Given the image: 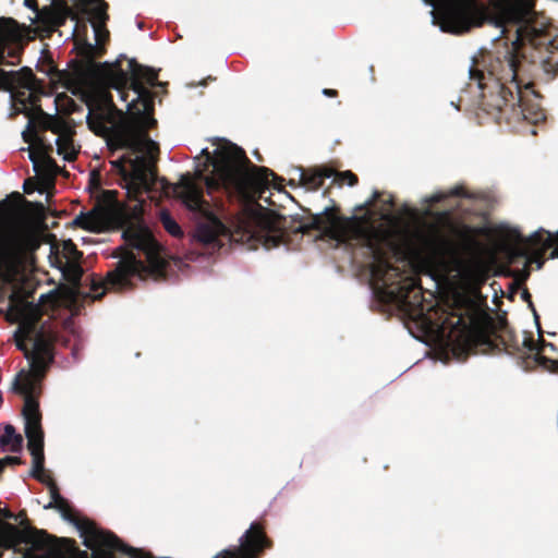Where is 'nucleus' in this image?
<instances>
[{"instance_id":"1","label":"nucleus","mask_w":558,"mask_h":558,"mask_svg":"<svg viewBox=\"0 0 558 558\" xmlns=\"http://www.w3.org/2000/svg\"><path fill=\"white\" fill-rule=\"evenodd\" d=\"M155 85L156 72L131 61L130 73L117 66H92L83 87L88 128L107 137L111 149L126 148L136 154L133 158L124 156L112 161L117 169H122L124 162L131 166L126 183L130 197L148 191L154 182L151 165L158 146L144 130L155 123L150 114L153 94L147 87Z\"/></svg>"},{"instance_id":"2","label":"nucleus","mask_w":558,"mask_h":558,"mask_svg":"<svg viewBox=\"0 0 558 558\" xmlns=\"http://www.w3.org/2000/svg\"><path fill=\"white\" fill-rule=\"evenodd\" d=\"M438 24L442 32L462 34L487 23L506 32L508 24L522 25L517 28V38L506 54L509 75L515 78L519 48L527 41L538 49L554 54L558 51V27L545 16L534 15L530 0H442L438 8Z\"/></svg>"},{"instance_id":"3","label":"nucleus","mask_w":558,"mask_h":558,"mask_svg":"<svg viewBox=\"0 0 558 558\" xmlns=\"http://www.w3.org/2000/svg\"><path fill=\"white\" fill-rule=\"evenodd\" d=\"M214 145L213 153L202 149L194 173L182 174L173 185V193L187 208L204 210L202 183L208 193L222 187L245 201L262 197L270 186L279 190L274 173L266 168L250 167L241 148L227 141Z\"/></svg>"},{"instance_id":"4","label":"nucleus","mask_w":558,"mask_h":558,"mask_svg":"<svg viewBox=\"0 0 558 558\" xmlns=\"http://www.w3.org/2000/svg\"><path fill=\"white\" fill-rule=\"evenodd\" d=\"M138 215V204L134 205L130 216L121 206L110 205L95 208L85 215H78L73 220V225L92 232H102L111 226L119 223L122 227V238L125 243L145 254L148 267L138 260L133 252L119 247L113 254L118 258L117 266L108 272L106 286L122 288L128 284L129 278L132 276L144 279L148 275L155 278L161 275L165 260L160 254V246Z\"/></svg>"},{"instance_id":"5","label":"nucleus","mask_w":558,"mask_h":558,"mask_svg":"<svg viewBox=\"0 0 558 558\" xmlns=\"http://www.w3.org/2000/svg\"><path fill=\"white\" fill-rule=\"evenodd\" d=\"M36 225L16 215L0 219V277L9 280L27 255L39 247Z\"/></svg>"},{"instance_id":"6","label":"nucleus","mask_w":558,"mask_h":558,"mask_svg":"<svg viewBox=\"0 0 558 558\" xmlns=\"http://www.w3.org/2000/svg\"><path fill=\"white\" fill-rule=\"evenodd\" d=\"M38 365L29 362V369L21 371L15 380L14 388L24 395L25 402L23 416L25 421V435L27 446L33 458L32 474L41 478L44 473V434L40 426V413L38 403L34 398L46 367L40 369Z\"/></svg>"},{"instance_id":"7","label":"nucleus","mask_w":558,"mask_h":558,"mask_svg":"<svg viewBox=\"0 0 558 558\" xmlns=\"http://www.w3.org/2000/svg\"><path fill=\"white\" fill-rule=\"evenodd\" d=\"M426 250L439 257L445 275H451L463 287H470L485 279L486 269L478 257L462 259L446 240L438 235H429L425 241Z\"/></svg>"},{"instance_id":"8","label":"nucleus","mask_w":558,"mask_h":558,"mask_svg":"<svg viewBox=\"0 0 558 558\" xmlns=\"http://www.w3.org/2000/svg\"><path fill=\"white\" fill-rule=\"evenodd\" d=\"M365 241L371 257V276L375 284L383 287L401 284L398 268L388 262V256L398 251L395 236L387 230L373 228L367 232Z\"/></svg>"},{"instance_id":"9","label":"nucleus","mask_w":558,"mask_h":558,"mask_svg":"<svg viewBox=\"0 0 558 558\" xmlns=\"http://www.w3.org/2000/svg\"><path fill=\"white\" fill-rule=\"evenodd\" d=\"M499 247L510 256H524L529 253L542 255L547 248L558 244V231L555 233L539 229L529 239H524L518 229L501 225L496 230Z\"/></svg>"},{"instance_id":"10","label":"nucleus","mask_w":558,"mask_h":558,"mask_svg":"<svg viewBox=\"0 0 558 558\" xmlns=\"http://www.w3.org/2000/svg\"><path fill=\"white\" fill-rule=\"evenodd\" d=\"M75 525L83 538V544L92 550L90 558H118L114 550L131 558H140V551L136 548L123 545L116 535L98 530L93 522L78 520Z\"/></svg>"},{"instance_id":"11","label":"nucleus","mask_w":558,"mask_h":558,"mask_svg":"<svg viewBox=\"0 0 558 558\" xmlns=\"http://www.w3.org/2000/svg\"><path fill=\"white\" fill-rule=\"evenodd\" d=\"M283 219L271 211L259 210L248 223L247 236L263 244L266 250L280 244L283 236Z\"/></svg>"},{"instance_id":"12","label":"nucleus","mask_w":558,"mask_h":558,"mask_svg":"<svg viewBox=\"0 0 558 558\" xmlns=\"http://www.w3.org/2000/svg\"><path fill=\"white\" fill-rule=\"evenodd\" d=\"M31 121H35L44 129L50 130L56 137L57 153L64 160L71 161L77 155V148L73 142V125L59 116H50L41 109H36L35 116Z\"/></svg>"},{"instance_id":"13","label":"nucleus","mask_w":558,"mask_h":558,"mask_svg":"<svg viewBox=\"0 0 558 558\" xmlns=\"http://www.w3.org/2000/svg\"><path fill=\"white\" fill-rule=\"evenodd\" d=\"M10 312L20 322L19 331L24 337H29L35 329V324L43 314L40 304L27 301L19 292H13L10 298Z\"/></svg>"},{"instance_id":"14","label":"nucleus","mask_w":558,"mask_h":558,"mask_svg":"<svg viewBox=\"0 0 558 558\" xmlns=\"http://www.w3.org/2000/svg\"><path fill=\"white\" fill-rule=\"evenodd\" d=\"M294 172L298 174L299 182L308 190L318 189L324 178L332 179V182L337 183L339 186L343 184L352 186L356 182V178L351 171L337 172L330 168L305 171L301 168H296Z\"/></svg>"},{"instance_id":"15","label":"nucleus","mask_w":558,"mask_h":558,"mask_svg":"<svg viewBox=\"0 0 558 558\" xmlns=\"http://www.w3.org/2000/svg\"><path fill=\"white\" fill-rule=\"evenodd\" d=\"M77 10H80L92 24L96 44H101L107 35L104 24L107 19L106 4L102 0H73Z\"/></svg>"},{"instance_id":"16","label":"nucleus","mask_w":558,"mask_h":558,"mask_svg":"<svg viewBox=\"0 0 558 558\" xmlns=\"http://www.w3.org/2000/svg\"><path fill=\"white\" fill-rule=\"evenodd\" d=\"M264 547V536L255 527L251 529L240 539V545L234 549H226L220 554L221 558H253Z\"/></svg>"},{"instance_id":"17","label":"nucleus","mask_w":558,"mask_h":558,"mask_svg":"<svg viewBox=\"0 0 558 558\" xmlns=\"http://www.w3.org/2000/svg\"><path fill=\"white\" fill-rule=\"evenodd\" d=\"M225 226L214 216H207L202 222L198 223L195 231V238L203 244H211L223 234Z\"/></svg>"},{"instance_id":"18","label":"nucleus","mask_w":558,"mask_h":558,"mask_svg":"<svg viewBox=\"0 0 558 558\" xmlns=\"http://www.w3.org/2000/svg\"><path fill=\"white\" fill-rule=\"evenodd\" d=\"M317 227L324 232L330 234L335 239H343L347 236L348 221L335 216L333 213H326L315 219Z\"/></svg>"},{"instance_id":"19","label":"nucleus","mask_w":558,"mask_h":558,"mask_svg":"<svg viewBox=\"0 0 558 558\" xmlns=\"http://www.w3.org/2000/svg\"><path fill=\"white\" fill-rule=\"evenodd\" d=\"M60 269L64 279L70 283L66 288V298L74 301L78 295V282L83 275V269L77 262H64L61 264Z\"/></svg>"},{"instance_id":"20","label":"nucleus","mask_w":558,"mask_h":558,"mask_svg":"<svg viewBox=\"0 0 558 558\" xmlns=\"http://www.w3.org/2000/svg\"><path fill=\"white\" fill-rule=\"evenodd\" d=\"M31 363L37 364L38 368L47 367L50 361V349L48 340L43 335H37L34 340L32 355L28 356Z\"/></svg>"},{"instance_id":"21","label":"nucleus","mask_w":558,"mask_h":558,"mask_svg":"<svg viewBox=\"0 0 558 558\" xmlns=\"http://www.w3.org/2000/svg\"><path fill=\"white\" fill-rule=\"evenodd\" d=\"M22 37L17 24L11 19H0V61L3 58L4 45L8 41H16Z\"/></svg>"},{"instance_id":"22","label":"nucleus","mask_w":558,"mask_h":558,"mask_svg":"<svg viewBox=\"0 0 558 558\" xmlns=\"http://www.w3.org/2000/svg\"><path fill=\"white\" fill-rule=\"evenodd\" d=\"M50 548L57 549L59 554H61V558H87V553L77 551L69 539H63L61 544H57L51 542L48 537L47 541H45L44 547L38 550V554L46 553V550Z\"/></svg>"},{"instance_id":"23","label":"nucleus","mask_w":558,"mask_h":558,"mask_svg":"<svg viewBox=\"0 0 558 558\" xmlns=\"http://www.w3.org/2000/svg\"><path fill=\"white\" fill-rule=\"evenodd\" d=\"M23 444V437L16 433L12 425H5L0 436V447L3 451L17 452Z\"/></svg>"},{"instance_id":"24","label":"nucleus","mask_w":558,"mask_h":558,"mask_svg":"<svg viewBox=\"0 0 558 558\" xmlns=\"http://www.w3.org/2000/svg\"><path fill=\"white\" fill-rule=\"evenodd\" d=\"M29 158L33 161L34 169L37 173H47L50 174L53 172L54 163L51 159L47 158L41 153L29 151Z\"/></svg>"},{"instance_id":"25","label":"nucleus","mask_w":558,"mask_h":558,"mask_svg":"<svg viewBox=\"0 0 558 558\" xmlns=\"http://www.w3.org/2000/svg\"><path fill=\"white\" fill-rule=\"evenodd\" d=\"M61 255L65 259L64 262H78L81 253L76 250V246L71 240L62 242Z\"/></svg>"},{"instance_id":"26","label":"nucleus","mask_w":558,"mask_h":558,"mask_svg":"<svg viewBox=\"0 0 558 558\" xmlns=\"http://www.w3.org/2000/svg\"><path fill=\"white\" fill-rule=\"evenodd\" d=\"M161 222L165 229L173 236H180L182 234L180 226L171 218L167 213H161Z\"/></svg>"},{"instance_id":"27","label":"nucleus","mask_w":558,"mask_h":558,"mask_svg":"<svg viewBox=\"0 0 558 558\" xmlns=\"http://www.w3.org/2000/svg\"><path fill=\"white\" fill-rule=\"evenodd\" d=\"M51 498H52V501L49 502V505L46 506L45 508L57 507L63 513H65L68 505H66L65 500L57 493L54 487L51 488Z\"/></svg>"},{"instance_id":"28","label":"nucleus","mask_w":558,"mask_h":558,"mask_svg":"<svg viewBox=\"0 0 558 558\" xmlns=\"http://www.w3.org/2000/svg\"><path fill=\"white\" fill-rule=\"evenodd\" d=\"M32 206V214L35 216L36 219L43 220L45 217V207L43 204H34Z\"/></svg>"},{"instance_id":"29","label":"nucleus","mask_w":558,"mask_h":558,"mask_svg":"<svg viewBox=\"0 0 558 558\" xmlns=\"http://www.w3.org/2000/svg\"><path fill=\"white\" fill-rule=\"evenodd\" d=\"M415 286H416L415 280H414L413 278H411V279L407 280V281L404 282V284L400 286V289H398V288L392 289V290H391V293L396 292L397 290H398V292H400V293H401V290H402V289H404V288H407V289H414V288H415Z\"/></svg>"},{"instance_id":"30","label":"nucleus","mask_w":558,"mask_h":558,"mask_svg":"<svg viewBox=\"0 0 558 558\" xmlns=\"http://www.w3.org/2000/svg\"><path fill=\"white\" fill-rule=\"evenodd\" d=\"M446 196L445 193H441V192H437V193H434L429 196L428 201L429 202H439L440 199H442L444 197Z\"/></svg>"},{"instance_id":"31","label":"nucleus","mask_w":558,"mask_h":558,"mask_svg":"<svg viewBox=\"0 0 558 558\" xmlns=\"http://www.w3.org/2000/svg\"><path fill=\"white\" fill-rule=\"evenodd\" d=\"M2 462V466L4 463H19L20 459L17 457H5L3 460H0Z\"/></svg>"},{"instance_id":"32","label":"nucleus","mask_w":558,"mask_h":558,"mask_svg":"<svg viewBox=\"0 0 558 558\" xmlns=\"http://www.w3.org/2000/svg\"><path fill=\"white\" fill-rule=\"evenodd\" d=\"M550 363V369L551 371H558V360L557 361H549Z\"/></svg>"},{"instance_id":"33","label":"nucleus","mask_w":558,"mask_h":558,"mask_svg":"<svg viewBox=\"0 0 558 558\" xmlns=\"http://www.w3.org/2000/svg\"><path fill=\"white\" fill-rule=\"evenodd\" d=\"M50 296L49 295H46V294H41L40 298H39V303H45L46 300H49Z\"/></svg>"},{"instance_id":"34","label":"nucleus","mask_w":558,"mask_h":558,"mask_svg":"<svg viewBox=\"0 0 558 558\" xmlns=\"http://www.w3.org/2000/svg\"><path fill=\"white\" fill-rule=\"evenodd\" d=\"M323 93H324L325 95H327V96H331V95H333V94H335V90H332V89H324V90H323Z\"/></svg>"},{"instance_id":"35","label":"nucleus","mask_w":558,"mask_h":558,"mask_svg":"<svg viewBox=\"0 0 558 558\" xmlns=\"http://www.w3.org/2000/svg\"><path fill=\"white\" fill-rule=\"evenodd\" d=\"M24 3L26 7L32 8L33 7V0H24Z\"/></svg>"},{"instance_id":"36","label":"nucleus","mask_w":558,"mask_h":558,"mask_svg":"<svg viewBox=\"0 0 558 558\" xmlns=\"http://www.w3.org/2000/svg\"><path fill=\"white\" fill-rule=\"evenodd\" d=\"M548 62H550L553 64H557L558 63V58L557 59H553V60H548Z\"/></svg>"},{"instance_id":"37","label":"nucleus","mask_w":558,"mask_h":558,"mask_svg":"<svg viewBox=\"0 0 558 558\" xmlns=\"http://www.w3.org/2000/svg\"><path fill=\"white\" fill-rule=\"evenodd\" d=\"M556 256H558V253H557L556 251H554V252L551 253V257L554 258V257H556Z\"/></svg>"},{"instance_id":"38","label":"nucleus","mask_w":558,"mask_h":558,"mask_svg":"<svg viewBox=\"0 0 558 558\" xmlns=\"http://www.w3.org/2000/svg\"><path fill=\"white\" fill-rule=\"evenodd\" d=\"M17 347H19L20 349L24 350V347H23V344H22L20 341L17 342Z\"/></svg>"},{"instance_id":"39","label":"nucleus","mask_w":558,"mask_h":558,"mask_svg":"<svg viewBox=\"0 0 558 558\" xmlns=\"http://www.w3.org/2000/svg\"><path fill=\"white\" fill-rule=\"evenodd\" d=\"M458 191L457 190H451L450 194H457Z\"/></svg>"},{"instance_id":"40","label":"nucleus","mask_w":558,"mask_h":558,"mask_svg":"<svg viewBox=\"0 0 558 558\" xmlns=\"http://www.w3.org/2000/svg\"><path fill=\"white\" fill-rule=\"evenodd\" d=\"M460 323H462V318L461 317H459L458 320H457V324H460Z\"/></svg>"}]
</instances>
